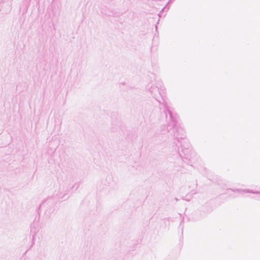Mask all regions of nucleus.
I'll return each mask as SVG.
<instances>
[{"label":"nucleus","instance_id":"f257e3e1","mask_svg":"<svg viewBox=\"0 0 260 260\" xmlns=\"http://www.w3.org/2000/svg\"><path fill=\"white\" fill-rule=\"evenodd\" d=\"M50 204L52 206L49 210H47L45 212V214L47 216H50L54 211V201L53 199L51 198H49L45 200L42 204L41 205V207H46L47 205Z\"/></svg>","mask_w":260,"mask_h":260}]
</instances>
